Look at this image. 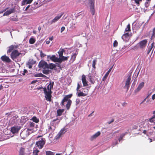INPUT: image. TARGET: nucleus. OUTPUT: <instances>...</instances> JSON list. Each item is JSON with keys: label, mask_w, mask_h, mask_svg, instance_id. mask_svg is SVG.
<instances>
[{"label": "nucleus", "mask_w": 155, "mask_h": 155, "mask_svg": "<svg viewBox=\"0 0 155 155\" xmlns=\"http://www.w3.org/2000/svg\"><path fill=\"white\" fill-rule=\"evenodd\" d=\"M54 85V82H51L47 86L46 88H43L44 93L45 94V97L47 101H51L52 91L51 90L53 88Z\"/></svg>", "instance_id": "obj_1"}, {"label": "nucleus", "mask_w": 155, "mask_h": 155, "mask_svg": "<svg viewBox=\"0 0 155 155\" xmlns=\"http://www.w3.org/2000/svg\"><path fill=\"white\" fill-rule=\"evenodd\" d=\"M71 96V94H70L67 95L64 97L60 104V105L62 107L66 106L68 110L69 109L72 103L71 101L69 99Z\"/></svg>", "instance_id": "obj_2"}, {"label": "nucleus", "mask_w": 155, "mask_h": 155, "mask_svg": "<svg viewBox=\"0 0 155 155\" xmlns=\"http://www.w3.org/2000/svg\"><path fill=\"white\" fill-rule=\"evenodd\" d=\"M131 79V75H128L125 79H124V81L125 82V85L124 87L127 89L128 90L130 87V80Z\"/></svg>", "instance_id": "obj_3"}, {"label": "nucleus", "mask_w": 155, "mask_h": 155, "mask_svg": "<svg viewBox=\"0 0 155 155\" xmlns=\"http://www.w3.org/2000/svg\"><path fill=\"white\" fill-rule=\"evenodd\" d=\"M49 59H50L52 61L54 62H58L59 63V62L60 61L59 58L56 57L54 55H48L47 57V61H49Z\"/></svg>", "instance_id": "obj_4"}, {"label": "nucleus", "mask_w": 155, "mask_h": 155, "mask_svg": "<svg viewBox=\"0 0 155 155\" xmlns=\"http://www.w3.org/2000/svg\"><path fill=\"white\" fill-rule=\"evenodd\" d=\"M45 139L41 138V140L36 142V145L40 149L42 148L45 143Z\"/></svg>", "instance_id": "obj_5"}, {"label": "nucleus", "mask_w": 155, "mask_h": 155, "mask_svg": "<svg viewBox=\"0 0 155 155\" xmlns=\"http://www.w3.org/2000/svg\"><path fill=\"white\" fill-rule=\"evenodd\" d=\"M21 54L17 50H14L12 51L11 54V57L13 60L15 61V60Z\"/></svg>", "instance_id": "obj_6"}, {"label": "nucleus", "mask_w": 155, "mask_h": 155, "mask_svg": "<svg viewBox=\"0 0 155 155\" xmlns=\"http://www.w3.org/2000/svg\"><path fill=\"white\" fill-rule=\"evenodd\" d=\"M64 14V12H61L58 14L52 20L50 21V24H52L57 21L61 18Z\"/></svg>", "instance_id": "obj_7"}, {"label": "nucleus", "mask_w": 155, "mask_h": 155, "mask_svg": "<svg viewBox=\"0 0 155 155\" xmlns=\"http://www.w3.org/2000/svg\"><path fill=\"white\" fill-rule=\"evenodd\" d=\"M30 134L29 131L28 130H24L20 133V136L22 139H25Z\"/></svg>", "instance_id": "obj_8"}, {"label": "nucleus", "mask_w": 155, "mask_h": 155, "mask_svg": "<svg viewBox=\"0 0 155 155\" xmlns=\"http://www.w3.org/2000/svg\"><path fill=\"white\" fill-rule=\"evenodd\" d=\"M20 126H14L11 127V131L13 134L17 133L21 129Z\"/></svg>", "instance_id": "obj_9"}, {"label": "nucleus", "mask_w": 155, "mask_h": 155, "mask_svg": "<svg viewBox=\"0 0 155 155\" xmlns=\"http://www.w3.org/2000/svg\"><path fill=\"white\" fill-rule=\"evenodd\" d=\"M66 131V129L64 128L62 129L56 136V139H58L60 138L61 136L64 134Z\"/></svg>", "instance_id": "obj_10"}, {"label": "nucleus", "mask_w": 155, "mask_h": 155, "mask_svg": "<svg viewBox=\"0 0 155 155\" xmlns=\"http://www.w3.org/2000/svg\"><path fill=\"white\" fill-rule=\"evenodd\" d=\"M61 120V118H57L56 119H54L51 121L50 124L51 125H54V126H55V127H56L58 125Z\"/></svg>", "instance_id": "obj_11"}, {"label": "nucleus", "mask_w": 155, "mask_h": 155, "mask_svg": "<svg viewBox=\"0 0 155 155\" xmlns=\"http://www.w3.org/2000/svg\"><path fill=\"white\" fill-rule=\"evenodd\" d=\"M48 64L44 61H41L38 64V66L39 68H47Z\"/></svg>", "instance_id": "obj_12"}, {"label": "nucleus", "mask_w": 155, "mask_h": 155, "mask_svg": "<svg viewBox=\"0 0 155 155\" xmlns=\"http://www.w3.org/2000/svg\"><path fill=\"white\" fill-rule=\"evenodd\" d=\"M143 23V22H137L134 25H133V28L136 30H137L140 28Z\"/></svg>", "instance_id": "obj_13"}, {"label": "nucleus", "mask_w": 155, "mask_h": 155, "mask_svg": "<svg viewBox=\"0 0 155 155\" xmlns=\"http://www.w3.org/2000/svg\"><path fill=\"white\" fill-rule=\"evenodd\" d=\"M144 83L143 82H142L140 83V84L138 85L137 88L135 90V92L137 93L139 91L141 90V89L144 87Z\"/></svg>", "instance_id": "obj_14"}, {"label": "nucleus", "mask_w": 155, "mask_h": 155, "mask_svg": "<svg viewBox=\"0 0 155 155\" xmlns=\"http://www.w3.org/2000/svg\"><path fill=\"white\" fill-rule=\"evenodd\" d=\"M147 43V40L146 39H145L140 41L138 44L140 45V47L141 48H143L146 46Z\"/></svg>", "instance_id": "obj_15"}, {"label": "nucleus", "mask_w": 155, "mask_h": 155, "mask_svg": "<svg viewBox=\"0 0 155 155\" xmlns=\"http://www.w3.org/2000/svg\"><path fill=\"white\" fill-rule=\"evenodd\" d=\"M100 131H98L95 134L91 136L90 138V140L91 141H93L94 140L96 139L97 137H98L99 135H100Z\"/></svg>", "instance_id": "obj_16"}, {"label": "nucleus", "mask_w": 155, "mask_h": 155, "mask_svg": "<svg viewBox=\"0 0 155 155\" xmlns=\"http://www.w3.org/2000/svg\"><path fill=\"white\" fill-rule=\"evenodd\" d=\"M35 124L33 122H29L28 123V128L27 130L29 131H31L33 129V128Z\"/></svg>", "instance_id": "obj_17"}, {"label": "nucleus", "mask_w": 155, "mask_h": 155, "mask_svg": "<svg viewBox=\"0 0 155 155\" xmlns=\"http://www.w3.org/2000/svg\"><path fill=\"white\" fill-rule=\"evenodd\" d=\"M1 59L3 61L7 62H10L11 61V60L9 58L5 55L2 56L1 57Z\"/></svg>", "instance_id": "obj_18"}, {"label": "nucleus", "mask_w": 155, "mask_h": 155, "mask_svg": "<svg viewBox=\"0 0 155 155\" xmlns=\"http://www.w3.org/2000/svg\"><path fill=\"white\" fill-rule=\"evenodd\" d=\"M17 117L16 116H14L10 119V122L12 124H17Z\"/></svg>", "instance_id": "obj_19"}, {"label": "nucleus", "mask_w": 155, "mask_h": 155, "mask_svg": "<svg viewBox=\"0 0 155 155\" xmlns=\"http://www.w3.org/2000/svg\"><path fill=\"white\" fill-rule=\"evenodd\" d=\"M89 78L90 79V82L92 84H94L95 82V77L92 76L91 74L89 73L88 75Z\"/></svg>", "instance_id": "obj_20"}, {"label": "nucleus", "mask_w": 155, "mask_h": 155, "mask_svg": "<svg viewBox=\"0 0 155 155\" xmlns=\"http://www.w3.org/2000/svg\"><path fill=\"white\" fill-rule=\"evenodd\" d=\"M112 67H111L110 68L108 71H107V72L106 73V74H105V75H104V76L103 77L102 79V81H105L106 80V79L107 78V77L108 76V75L109 73H110V71H111L112 69Z\"/></svg>", "instance_id": "obj_21"}, {"label": "nucleus", "mask_w": 155, "mask_h": 155, "mask_svg": "<svg viewBox=\"0 0 155 155\" xmlns=\"http://www.w3.org/2000/svg\"><path fill=\"white\" fill-rule=\"evenodd\" d=\"M82 81L84 86H87L88 85L87 81H86L85 76L84 75L82 76Z\"/></svg>", "instance_id": "obj_22"}, {"label": "nucleus", "mask_w": 155, "mask_h": 155, "mask_svg": "<svg viewBox=\"0 0 155 155\" xmlns=\"http://www.w3.org/2000/svg\"><path fill=\"white\" fill-rule=\"evenodd\" d=\"M154 42H153L151 44V46H150L148 47V49H147V54H149V53H150V51H151L152 49L153 48H153V49L152 50V52H153V49H154Z\"/></svg>", "instance_id": "obj_23"}, {"label": "nucleus", "mask_w": 155, "mask_h": 155, "mask_svg": "<svg viewBox=\"0 0 155 155\" xmlns=\"http://www.w3.org/2000/svg\"><path fill=\"white\" fill-rule=\"evenodd\" d=\"M55 126L50 124V125L48 126V131L49 132H53L55 130Z\"/></svg>", "instance_id": "obj_24"}, {"label": "nucleus", "mask_w": 155, "mask_h": 155, "mask_svg": "<svg viewBox=\"0 0 155 155\" xmlns=\"http://www.w3.org/2000/svg\"><path fill=\"white\" fill-rule=\"evenodd\" d=\"M32 1L33 0H23L21 2V5H25L31 3Z\"/></svg>", "instance_id": "obj_25"}, {"label": "nucleus", "mask_w": 155, "mask_h": 155, "mask_svg": "<svg viewBox=\"0 0 155 155\" xmlns=\"http://www.w3.org/2000/svg\"><path fill=\"white\" fill-rule=\"evenodd\" d=\"M79 91H77L76 93V94L78 97H84L87 95V94L86 93H84L82 92Z\"/></svg>", "instance_id": "obj_26"}, {"label": "nucleus", "mask_w": 155, "mask_h": 155, "mask_svg": "<svg viewBox=\"0 0 155 155\" xmlns=\"http://www.w3.org/2000/svg\"><path fill=\"white\" fill-rule=\"evenodd\" d=\"M56 67V65L55 64L51 63L49 64H48L47 68L52 69L55 68Z\"/></svg>", "instance_id": "obj_27"}, {"label": "nucleus", "mask_w": 155, "mask_h": 155, "mask_svg": "<svg viewBox=\"0 0 155 155\" xmlns=\"http://www.w3.org/2000/svg\"><path fill=\"white\" fill-rule=\"evenodd\" d=\"M69 58V56L64 57L62 56L59 57L60 59V61L59 62V63H61L62 61L67 60L68 58Z\"/></svg>", "instance_id": "obj_28"}, {"label": "nucleus", "mask_w": 155, "mask_h": 155, "mask_svg": "<svg viewBox=\"0 0 155 155\" xmlns=\"http://www.w3.org/2000/svg\"><path fill=\"white\" fill-rule=\"evenodd\" d=\"M15 48H16V46L15 45H12L10 46L8 50L7 51V53H10Z\"/></svg>", "instance_id": "obj_29"}, {"label": "nucleus", "mask_w": 155, "mask_h": 155, "mask_svg": "<svg viewBox=\"0 0 155 155\" xmlns=\"http://www.w3.org/2000/svg\"><path fill=\"white\" fill-rule=\"evenodd\" d=\"M88 4L90 7H94V0H89Z\"/></svg>", "instance_id": "obj_30"}, {"label": "nucleus", "mask_w": 155, "mask_h": 155, "mask_svg": "<svg viewBox=\"0 0 155 155\" xmlns=\"http://www.w3.org/2000/svg\"><path fill=\"white\" fill-rule=\"evenodd\" d=\"M25 149L23 147H21L19 151V155H25Z\"/></svg>", "instance_id": "obj_31"}, {"label": "nucleus", "mask_w": 155, "mask_h": 155, "mask_svg": "<svg viewBox=\"0 0 155 155\" xmlns=\"http://www.w3.org/2000/svg\"><path fill=\"white\" fill-rule=\"evenodd\" d=\"M64 109H59L57 110V113L58 116H60L62 114L64 111Z\"/></svg>", "instance_id": "obj_32"}, {"label": "nucleus", "mask_w": 155, "mask_h": 155, "mask_svg": "<svg viewBox=\"0 0 155 155\" xmlns=\"http://www.w3.org/2000/svg\"><path fill=\"white\" fill-rule=\"evenodd\" d=\"M35 77H41L43 78H46L47 77L42 74L41 73H40L35 75Z\"/></svg>", "instance_id": "obj_33"}, {"label": "nucleus", "mask_w": 155, "mask_h": 155, "mask_svg": "<svg viewBox=\"0 0 155 155\" xmlns=\"http://www.w3.org/2000/svg\"><path fill=\"white\" fill-rule=\"evenodd\" d=\"M64 51L63 49H61L58 52V54L59 56V57L63 56V54Z\"/></svg>", "instance_id": "obj_34"}, {"label": "nucleus", "mask_w": 155, "mask_h": 155, "mask_svg": "<svg viewBox=\"0 0 155 155\" xmlns=\"http://www.w3.org/2000/svg\"><path fill=\"white\" fill-rule=\"evenodd\" d=\"M34 5H35V7L33 9H31L32 10H34L39 6L38 2H35L34 3Z\"/></svg>", "instance_id": "obj_35"}, {"label": "nucleus", "mask_w": 155, "mask_h": 155, "mask_svg": "<svg viewBox=\"0 0 155 155\" xmlns=\"http://www.w3.org/2000/svg\"><path fill=\"white\" fill-rule=\"evenodd\" d=\"M76 55L77 54L76 53H74L71 56V61H72V62L75 60Z\"/></svg>", "instance_id": "obj_36"}, {"label": "nucleus", "mask_w": 155, "mask_h": 155, "mask_svg": "<svg viewBox=\"0 0 155 155\" xmlns=\"http://www.w3.org/2000/svg\"><path fill=\"white\" fill-rule=\"evenodd\" d=\"M90 12H91V14L92 15H94V14L95 13V10H94V7H90Z\"/></svg>", "instance_id": "obj_37"}, {"label": "nucleus", "mask_w": 155, "mask_h": 155, "mask_svg": "<svg viewBox=\"0 0 155 155\" xmlns=\"http://www.w3.org/2000/svg\"><path fill=\"white\" fill-rule=\"evenodd\" d=\"M54 153L50 151H46V155H54Z\"/></svg>", "instance_id": "obj_38"}, {"label": "nucleus", "mask_w": 155, "mask_h": 155, "mask_svg": "<svg viewBox=\"0 0 155 155\" xmlns=\"http://www.w3.org/2000/svg\"><path fill=\"white\" fill-rule=\"evenodd\" d=\"M35 40L33 38H31L29 40V42L30 44H33L35 42Z\"/></svg>", "instance_id": "obj_39"}, {"label": "nucleus", "mask_w": 155, "mask_h": 155, "mask_svg": "<svg viewBox=\"0 0 155 155\" xmlns=\"http://www.w3.org/2000/svg\"><path fill=\"white\" fill-rule=\"evenodd\" d=\"M149 120L150 122L153 123L155 124V115L150 119Z\"/></svg>", "instance_id": "obj_40"}, {"label": "nucleus", "mask_w": 155, "mask_h": 155, "mask_svg": "<svg viewBox=\"0 0 155 155\" xmlns=\"http://www.w3.org/2000/svg\"><path fill=\"white\" fill-rule=\"evenodd\" d=\"M97 62V59H94L93 61L92 66V67L94 68H95V65H96Z\"/></svg>", "instance_id": "obj_41"}, {"label": "nucleus", "mask_w": 155, "mask_h": 155, "mask_svg": "<svg viewBox=\"0 0 155 155\" xmlns=\"http://www.w3.org/2000/svg\"><path fill=\"white\" fill-rule=\"evenodd\" d=\"M50 71V70H49L44 69L43 71L42 72L43 73H44L45 74H47L49 73Z\"/></svg>", "instance_id": "obj_42"}, {"label": "nucleus", "mask_w": 155, "mask_h": 155, "mask_svg": "<svg viewBox=\"0 0 155 155\" xmlns=\"http://www.w3.org/2000/svg\"><path fill=\"white\" fill-rule=\"evenodd\" d=\"M130 31V25L129 24H128L127 26V27L125 29V32Z\"/></svg>", "instance_id": "obj_43"}, {"label": "nucleus", "mask_w": 155, "mask_h": 155, "mask_svg": "<svg viewBox=\"0 0 155 155\" xmlns=\"http://www.w3.org/2000/svg\"><path fill=\"white\" fill-rule=\"evenodd\" d=\"M128 36V33H126V34H124L122 36V38L124 41L125 38H127Z\"/></svg>", "instance_id": "obj_44"}, {"label": "nucleus", "mask_w": 155, "mask_h": 155, "mask_svg": "<svg viewBox=\"0 0 155 155\" xmlns=\"http://www.w3.org/2000/svg\"><path fill=\"white\" fill-rule=\"evenodd\" d=\"M33 121L37 123L39 121L35 117H33L32 118Z\"/></svg>", "instance_id": "obj_45"}, {"label": "nucleus", "mask_w": 155, "mask_h": 155, "mask_svg": "<svg viewBox=\"0 0 155 155\" xmlns=\"http://www.w3.org/2000/svg\"><path fill=\"white\" fill-rule=\"evenodd\" d=\"M39 152V150L37 149H35L33 150V153L34 155H38V153Z\"/></svg>", "instance_id": "obj_46"}, {"label": "nucleus", "mask_w": 155, "mask_h": 155, "mask_svg": "<svg viewBox=\"0 0 155 155\" xmlns=\"http://www.w3.org/2000/svg\"><path fill=\"white\" fill-rule=\"evenodd\" d=\"M155 36V27L153 30V33L152 34L151 38H153Z\"/></svg>", "instance_id": "obj_47"}, {"label": "nucleus", "mask_w": 155, "mask_h": 155, "mask_svg": "<svg viewBox=\"0 0 155 155\" xmlns=\"http://www.w3.org/2000/svg\"><path fill=\"white\" fill-rule=\"evenodd\" d=\"M125 135V134H123L120 135V136L118 139L119 142H120L121 140H122L123 138L124 137Z\"/></svg>", "instance_id": "obj_48"}, {"label": "nucleus", "mask_w": 155, "mask_h": 155, "mask_svg": "<svg viewBox=\"0 0 155 155\" xmlns=\"http://www.w3.org/2000/svg\"><path fill=\"white\" fill-rule=\"evenodd\" d=\"M27 64L28 66V68H31L32 67V64L31 63V61H28V62L27 63Z\"/></svg>", "instance_id": "obj_49"}, {"label": "nucleus", "mask_w": 155, "mask_h": 155, "mask_svg": "<svg viewBox=\"0 0 155 155\" xmlns=\"http://www.w3.org/2000/svg\"><path fill=\"white\" fill-rule=\"evenodd\" d=\"M39 51L40 53V55L41 57L43 58L46 56V55L43 53L41 51L39 50Z\"/></svg>", "instance_id": "obj_50"}, {"label": "nucleus", "mask_w": 155, "mask_h": 155, "mask_svg": "<svg viewBox=\"0 0 155 155\" xmlns=\"http://www.w3.org/2000/svg\"><path fill=\"white\" fill-rule=\"evenodd\" d=\"M80 102V100L78 98H77L76 99L75 102H76V105H77Z\"/></svg>", "instance_id": "obj_51"}, {"label": "nucleus", "mask_w": 155, "mask_h": 155, "mask_svg": "<svg viewBox=\"0 0 155 155\" xmlns=\"http://www.w3.org/2000/svg\"><path fill=\"white\" fill-rule=\"evenodd\" d=\"M118 45V42L116 40L115 41H114V43H113V46L114 47H117Z\"/></svg>", "instance_id": "obj_52"}, {"label": "nucleus", "mask_w": 155, "mask_h": 155, "mask_svg": "<svg viewBox=\"0 0 155 155\" xmlns=\"http://www.w3.org/2000/svg\"><path fill=\"white\" fill-rule=\"evenodd\" d=\"M150 3V2H145V7L146 8H147L149 6V3Z\"/></svg>", "instance_id": "obj_53"}, {"label": "nucleus", "mask_w": 155, "mask_h": 155, "mask_svg": "<svg viewBox=\"0 0 155 155\" xmlns=\"http://www.w3.org/2000/svg\"><path fill=\"white\" fill-rule=\"evenodd\" d=\"M81 86L80 85L79 83H78V86L77 88V91H80V90H79V89L80 88Z\"/></svg>", "instance_id": "obj_54"}, {"label": "nucleus", "mask_w": 155, "mask_h": 155, "mask_svg": "<svg viewBox=\"0 0 155 155\" xmlns=\"http://www.w3.org/2000/svg\"><path fill=\"white\" fill-rule=\"evenodd\" d=\"M10 14L8 12V11H7L6 12H5L3 14L4 16H5V15H9Z\"/></svg>", "instance_id": "obj_55"}, {"label": "nucleus", "mask_w": 155, "mask_h": 155, "mask_svg": "<svg viewBox=\"0 0 155 155\" xmlns=\"http://www.w3.org/2000/svg\"><path fill=\"white\" fill-rule=\"evenodd\" d=\"M9 13V14H10L12 13H13L14 10L12 9H11L9 10H8Z\"/></svg>", "instance_id": "obj_56"}, {"label": "nucleus", "mask_w": 155, "mask_h": 155, "mask_svg": "<svg viewBox=\"0 0 155 155\" xmlns=\"http://www.w3.org/2000/svg\"><path fill=\"white\" fill-rule=\"evenodd\" d=\"M135 2L137 4L139 5V2L142 1V0H134Z\"/></svg>", "instance_id": "obj_57"}, {"label": "nucleus", "mask_w": 155, "mask_h": 155, "mask_svg": "<svg viewBox=\"0 0 155 155\" xmlns=\"http://www.w3.org/2000/svg\"><path fill=\"white\" fill-rule=\"evenodd\" d=\"M114 121V119H111V120L110 121H108L107 122V123L108 124H110L112 123Z\"/></svg>", "instance_id": "obj_58"}, {"label": "nucleus", "mask_w": 155, "mask_h": 155, "mask_svg": "<svg viewBox=\"0 0 155 155\" xmlns=\"http://www.w3.org/2000/svg\"><path fill=\"white\" fill-rule=\"evenodd\" d=\"M65 27L63 26L62 27L61 29V33H62L65 29Z\"/></svg>", "instance_id": "obj_59"}, {"label": "nucleus", "mask_w": 155, "mask_h": 155, "mask_svg": "<svg viewBox=\"0 0 155 155\" xmlns=\"http://www.w3.org/2000/svg\"><path fill=\"white\" fill-rule=\"evenodd\" d=\"M26 119H27L26 118L24 117H22L21 118V120H25V121H26Z\"/></svg>", "instance_id": "obj_60"}, {"label": "nucleus", "mask_w": 155, "mask_h": 155, "mask_svg": "<svg viewBox=\"0 0 155 155\" xmlns=\"http://www.w3.org/2000/svg\"><path fill=\"white\" fill-rule=\"evenodd\" d=\"M30 5H28L25 8V11H26L30 8Z\"/></svg>", "instance_id": "obj_61"}, {"label": "nucleus", "mask_w": 155, "mask_h": 155, "mask_svg": "<svg viewBox=\"0 0 155 155\" xmlns=\"http://www.w3.org/2000/svg\"><path fill=\"white\" fill-rule=\"evenodd\" d=\"M56 65H56V66H58V67L61 68V65L60 64H58V63H56Z\"/></svg>", "instance_id": "obj_62"}, {"label": "nucleus", "mask_w": 155, "mask_h": 155, "mask_svg": "<svg viewBox=\"0 0 155 155\" xmlns=\"http://www.w3.org/2000/svg\"><path fill=\"white\" fill-rule=\"evenodd\" d=\"M152 97L153 100H154L155 99V94H154L153 95Z\"/></svg>", "instance_id": "obj_63"}, {"label": "nucleus", "mask_w": 155, "mask_h": 155, "mask_svg": "<svg viewBox=\"0 0 155 155\" xmlns=\"http://www.w3.org/2000/svg\"><path fill=\"white\" fill-rule=\"evenodd\" d=\"M46 44H48L50 43V40H46Z\"/></svg>", "instance_id": "obj_64"}]
</instances>
